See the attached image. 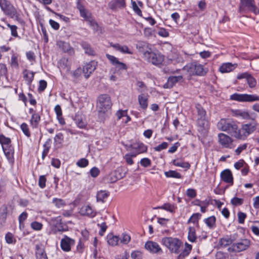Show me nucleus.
Masks as SVG:
<instances>
[{
    "label": "nucleus",
    "mask_w": 259,
    "mask_h": 259,
    "mask_svg": "<svg viewBox=\"0 0 259 259\" xmlns=\"http://www.w3.org/2000/svg\"><path fill=\"white\" fill-rule=\"evenodd\" d=\"M110 46L114 48L116 50L123 53L127 54H132L133 52L131 51L127 46H121L119 44H111Z\"/></svg>",
    "instance_id": "nucleus-27"
},
{
    "label": "nucleus",
    "mask_w": 259,
    "mask_h": 259,
    "mask_svg": "<svg viewBox=\"0 0 259 259\" xmlns=\"http://www.w3.org/2000/svg\"><path fill=\"white\" fill-rule=\"evenodd\" d=\"M31 228L35 231H40L42 228V224L41 223L34 221L31 223Z\"/></svg>",
    "instance_id": "nucleus-50"
},
{
    "label": "nucleus",
    "mask_w": 259,
    "mask_h": 259,
    "mask_svg": "<svg viewBox=\"0 0 259 259\" xmlns=\"http://www.w3.org/2000/svg\"><path fill=\"white\" fill-rule=\"evenodd\" d=\"M230 99L239 102H253L259 101V96L256 95L239 94L235 93L231 95Z\"/></svg>",
    "instance_id": "nucleus-11"
},
{
    "label": "nucleus",
    "mask_w": 259,
    "mask_h": 259,
    "mask_svg": "<svg viewBox=\"0 0 259 259\" xmlns=\"http://www.w3.org/2000/svg\"><path fill=\"white\" fill-rule=\"evenodd\" d=\"M140 163L144 167H148L151 166V161L148 158H143L141 159Z\"/></svg>",
    "instance_id": "nucleus-52"
},
{
    "label": "nucleus",
    "mask_w": 259,
    "mask_h": 259,
    "mask_svg": "<svg viewBox=\"0 0 259 259\" xmlns=\"http://www.w3.org/2000/svg\"><path fill=\"white\" fill-rule=\"evenodd\" d=\"M77 9L79 10L80 16L83 18L86 21L91 19V14L85 9L84 7L82 5H78Z\"/></svg>",
    "instance_id": "nucleus-32"
},
{
    "label": "nucleus",
    "mask_w": 259,
    "mask_h": 259,
    "mask_svg": "<svg viewBox=\"0 0 259 259\" xmlns=\"http://www.w3.org/2000/svg\"><path fill=\"white\" fill-rule=\"evenodd\" d=\"M110 195V192L107 190H100L97 192L96 199L98 202L104 203Z\"/></svg>",
    "instance_id": "nucleus-24"
},
{
    "label": "nucleus",
    "mask_w": 259,
    "mask_h": 259,
    "mask_svg": "<svg viewBox=\"0 0 259 259\" xmlns=\"http://www.w3.org/2000/svg\"><path fill=\"white\" fill-rule=\"evenodd\" d=\"M111 9H114L116 8H123L125 6V2L124 0H115L109 4Z\"/></svg>",
    "instance_id": "nucleus-36"
},
{
    "label": "nucleus",
    "mask_w": 259,
    "mask_h": 259,
    "mask_svg": "<svg viewBox=\"0 0 259 259\" xmlns=\"http://www.w3.org/2000/svg\"><path fill=\"white\" fill-rule=\"evenodd\" d=\"M186 75H178V76H174V75H172V76H170L168 79H167V81H180L182 79H190L189 78H186Z\"/></svg>",
    "instance_id": "nucleus-49"
},
{
    "label": "nucleus",
    "mask_w": 259,
    "mask_h": 259,
    "mask_svg": "<svg viewBox=\"0 0 259 259\" xmlns=\"http://www.w3.org/2000/svg\"><path fill=\"white\" fill-rule=\"evenodd\" d=\"M51 222L54 226L53 231L55 233L63 232L67 230V227L62 223L60 216L52 218Z\"/></svg>",
    "instance_id": "nucleus-13"
},
{
    "label": "nucleus",
    "mask_w": 259,
    "mask_h": 259,
    "mask_svg": "<svg viewBox=\"0 0 259 259\" xmlns=\"http://www.w3.org/2000/svg\"><path fill=\"white\" fill-rule=\"evenodd\" d=\"M201 217V214L200 213H193L188 220L187 223H192L194 224H198L199 220Z\"/></svg>",
    "instance_id": "nucleus-38"
},
{
    "label": "nucleus",
    "mask_w": 259,
    "mask_h": 259,
    "mask_svg": "<svg viewBox=\"0 0 259 259\" xmlns=\"http://www.w3.org/2000/svg\"><path fill=\"white\" fill-rule=\"evenodd\" d=\"M36 259H48L45 251L43 249H38L36 252Z\"/></svg>",
    "instance_id": "nucleus-57"
},
{
    "label": "nucleus",
    "mask_w": 259,
    "mask_h": 259,
    "mask_svg": "<svg viewBox=\"0 0 259 259\" xmlns=\"http://www.w3.org/2000/svg\"><path fill=\"white\" fill-rule=\"evenodd\" d=\"M240 3L239 8V12L240 13H246V10L245 7H247L249 11L253 13H256V7L255 4L254 0H240Z\"/></svg>",
    "instance_id": "nucleus-12"
},
{
    "label": "nucleus",
    "mask_w": 259,
    "mask_h": 259,
    "mask_svg": "<svg viewBox=\"0 0 259 259\" xmlns=\"http://www.w3.org/2000/svg\"><path fill=\"white\" fill-rule=\"evenodd\" d=\"M131 257L133 259H142L143 253L140 251L135 250L132 252Z\"/></svg>",
    "instance_id": "nucleus-62"
},
{
    "label": "nucleus",
    "mask_w": 259,
    "mask_h": 259,
    "mask_svg": "<svg viewBox=\"0 0 259 259\" xmlns=\"http://www.w3.org/2000/svg\"><path fill=\"white\" fill-rule=\"evenodd\" d=\"M173 164L176 166L189 169L190 164L188 162H185L182 159H175L172 161Z\"/></svg>",
    "instance_id": "nucleus-34"
},
{
    "label": "nucleus",
    "mask_w": 259,
    "mask_h": 259,
    "mask_svg": "<svg viewBox=\"0 0 259 259\" xmlns=\"http://www.w3.org/2000/svg\"><path fill=\"white\" fill-rule=\"evenodd\" d=\"M127 114V110H119L116 113V115L118 120L122 119Z\"/></svg>",
    "instance_id": "nucleus-60"
},
{
    "label": "nucleus",
    "mask_w": 259,
    "mask_h": 259,
    "mask_svg": "<svg viewBox=\"0 0 259 259\" xmlns=\"http://www.w3.org/2000/svg\"><path fill=\"white\" fill-rule=\"evenodd\" d=\"M11 142L10 138L6 137L3 134H0V144L3 151L9 162L13 163L14 162V150Z\"/></svg>",
    "instance_id": "nucleus-3"
},
{
    "label": "nucleus",
    "mask_w": 259,
    "mask_h": 259,
    "mask_svg": "<svg viewBox=\"0 0 259 259\" xmlns=\"http://www.w3.org/2000/svg\"><path fill=\"white\" fill-rule=\"evenodd\" d=\"M230 113L233 116L241 119H249L250 118L249 112L245 109H231Z\"/></svg>",
    "instance_id": "nucleus-18"
},
{
    "label": "nucleus",
    "mask_w": 259,
    "mask_h": 259,
    "mask_svg": "<svg viewBox=\"0 0 259 259\" xmlns=\"http://www.w3.org/2000/svg\"><path fill=\"white\" fill-rule=\"evenodd\" d=\"M157 208L166 210L171 213H175L177 209V206L175 203H165L163 205L158 206Z\"/></svg>",
    "instance_id": "nucleus-23"
},
{
    "label": "nucleus",
    "mask_w": 259,
    "mask_h": 259,
    "mask_svg": "<svg viewBox=\"0 0 259 259\" xmlns=\"http://www.w3.org/2000/svg\"><path fill=\"white\" fill-rule=\"evenodd\" d=\"M138 99L140 107L143 110H146L148 106V96L142 94L138 96Z\"/></svg>",
    "instance_id": "nucleus-25"
},
{
    "label": "nucleus",
    "mask_w": 259,
    "mask_h": 259,
    "mask_svg": "<svg viewBox=\"0 0 259 259\" xmlns=\"http://www.w3.org/2000/svg\"><path fill=\"white\" fill-rule=\"evenodd\" d=\"M10 64L13 68H14L15 69H19V64L18 61V57L16 55L13 54L11 56Z\"/></svg>",
    "instance_id": "nucleus-39"
},
{
    "label": "nucleus",
    "mask_w": 259,
    "mask_h": 259,
    "mask_svg": "<svg viewBox=\"0 0 259 259\" xmlns=\"http://www.w3.org/2000/svg\"><path fill=\"white\" fill-rule=\"evenodd\" d=\"M145 248L152 253L161 254L163 251L159 245L155 242L147 241L145 244Z\"/></svg>",
    "instance_id": "nucleus-17"
},
{
    "label": "nucleus",
    "mask_w": 259,
    "mask_h": 259,
    "mask_svg": "<svg viewBox=\"0 0 259 259\" xmlns=\"http://www.w3.org/2000/svg\"><path fill=\"white\" fill-rule=\"evenodd\" d=\"M216 220L215 217L212 215L205 219L204 222L209 229L213 230L216 228Z\"/></svg>",
    "instance_id": "nucleus-29"
},
{
    "label": "nucleus",
    "mask_w": 259,
    "mask_h": 259,
    "mask_svg": "<svg viewBox=\"0 0 259 259\" xmlns=\"http://www.w3.org/2000/svg\"><path fill=\"white\" fill-rule=\"evenodd\" d=\"M58 44L59 45V46L60 47H62V50L65 52H69L71 50V48L69 44L68 43H67V42H64V41H60V42H58Z\"/></svg>",
    "instance_id": "nucleus-53"
},
{
    "label": "nucleus",
    "mask_w": 259,
    "mask_h": 259,
    "mask_svg": "<svg viewBox=\"0 0 259 259\" xmlns=\"http://www.w3.org/2000/svg\"><path fill=\"white\" fill-rule=\"evenodd\" d=\"M52 202L57 208L64 207L66 205V203L64 200L57 198H53Z\"/></svg>",
    "instance_id": "nucleus-42"
},
{
    "label": "nucleus",
    "mask_w": 259,
    "mask_h": 259,
    "mask_svg": "<svg viewBox=\"0 0 259 259\" xmlns=\"http://www.w3.org/2000/svg\"><path fill=\"white\" fill-rule=\"evenodd\" d=\"M76 164L79 167H85L89 165V160L82 158L78 160Z\"/></svg>",
    "instance_id": "nucleus-47"
},
{
    "label": "nucleus",
    "mask_w": 259,
    "mask_h": 259,
    "mask_svg": "<svg viewBox=\"0 0 259 259\" xmlns=\"http://www.w3.org/2000/svg\"><path fill=\"white\" fill-rule=\"evenodd\" d=\"M87 21L89 22L90 26L94 31H98L99 26L96 21L93 20L92 17L91 19L88 20Z\"/></svg>",
    "instance_id": "nucleus-59"
},
{
    "label": "nucleus",
    "mask_w": 259,
    "mask_h": 259,
    "mask_svg": "<svg viewBox=\"0 0 259 259\" xmlns=\"http://www.w3.org/2000/svg\"><path fill=\"white\" fill-rule=\"evenodd\" d=\"M40 121V116L38 113H34L31 115L30 124L32 128H36Z\"/></svg>",
    "instance_id": "nucleus-31"
},
{
    "label": "nucleus",
    "mask_w": 259,
    "mask_h": 259,
    "mask_svg": "<svg viewBox=\"0 0 259 259\" xmlns=\"http://www.w3.org/2000/svg\"><path fill=\"white\" fill-rule=\"evenodd\" d=\"M129 148L136 150L139 154L146 152L148 149L147 146L143 143H138L136 146L131 145Z\"/></svg>",
    "instance_id": "nucleus-30"
},
{
    "label": "nucleus",
    "mask_w": 259,
    "mask_h": 259,
    "mask_svg": "<svg viewBox=\"0 0 259 259\" xmlns=\"http://www.w3.org/2000/svg\"><path fill=\"white\" fill-rule=\"evenodd\" d=\"M221 180L226 183L232 186L234 183V178L232 171L229 169L223 170L220 174Z\"/></svg>",
    "instance_id": "nucleus-19"
},
{
    "label": "nucleus",
    "mask_w": 259,
    "mask_h": 259,
    "mask_svg": "<svg viewBox=\"0 0 259 259\" xmlns=\"http://www.w3.org/2000/svg\"><path fill=\"white\" fill-rule=\"evenodd\" d=\"M217 126L220 131L227 132L235 138L238 125L237 122L233 119L222 118L217 123Z\"/></svg>",
    "instance_id": "nucleus-2"
},
{
    "label": "nucleus",
    "mask_w": 259,
    "mask_h": 259,
    "mask_svg": "<svg viewBox=\"0 0 259 259\" xmlns=\"http://www.w3.org/2000/svg\"><path fill=\"white\" fill-rule=\"evenodd\" d=\"M97 62L93 61L86 64L83 67V74L85 79H88L91 74L95 70Z\"/></svg>",
    "instance_id": "nucleus-21"
},
{
    "label": "nucleus",
    "mask_w": 259,
    "mask_h": 259,
    "mask_svg": "<svg viewBox=\"0 0 259 259\" xmlns=\"http://www.w3.org/2000/svg\"><path fill=\"white\" fill-rule=\"evenodd\" d=\"M256 129V125L254 123H246L242 125L240 128L238 127L235 138L239 140H245Z\"/></svg>",
    "instance_id": "nucleus-5"
},
{
    "label": "nucleus",
    "mask_w": 259,
    "mask_h": 259,
    "mask_svg": "<svg viewBox=\"0 0 259 259\" xmlns=\"http://www.w3.org/2000/svg\"><path fill=\"white\" fill-rule=\"evenodd\" d=\"M82 47L85 51V53L88 54L90 55H94V52L93 50L91 48L89 45L86 43H82Z\"/></svg>",
    "instance_id": "nucleus-55"
},
{
    "label": "nucleus",
    "mask_w": 259,
    "mask_h": 259,
    "mask_svg": "<svg viewBox=\"0 0 259 259\" xmlns=\"http://www.w3.org/2000/svg\"><path fill=\"white\" fill-rule=\"evenodd\" d=\"M237 234H234L230 235H226L220 239L218 246L220 248H225L231 245L237 239Z\"/></svg>",
    "instance_id": "nucleus-14"
},
{
    "label": "nucleus",
    "mask_w": 259,
    "mask_h": 259,
    "mask_svg": "<svg viewBox=\"0 0 259 259\" xmlns=\"http://www.w3.org/2000/svg\"><path fill=\"white\" fill-rule=\"evenodd\" d=\"M0 8L4 14L18 20L19 15L14 5L8 0H0Z\"/></svg>",
    "instance_id": "nucleus-4"
},
{
    "label": "nucleus",
    "mask_w": 259,
    "mask_h": 259,
    "mask_svg": "<svg viewBox=\"0 0 259 259\" xmlns=\"http://www.w3.org/2000/svg\"><path fill=\"white\" fill-rule=\"evenodd\" d=\"M168 143L166 142H162L161 144L155 147L154 149L155 151L160 152L162 150L166 149L168 147Z\"/></svg>",
    "instance_id": "nucleus-58"
},
{
    "label": "nucleus",
    "mask_w": 259,
    "mask_h": 259,
    "mask_svg": "<svg viewBox=\"0 0 259 259\" xmlns=\"http://www.w3.org/2000/svg\"><path fill=\"white\" fill-rule=\"evenodd\" d=\"M161 243L168 249L171 253H179L177 259H184L189 255L192 249V246L186 242L184 249L180 253L183 243L180 239L176 237H164L162 238Z\"/></svg>",
    "instance_id": "nucleus-1"
},
{
    "label": "nucleus",
    "mask_w": 259,
    "mask_h": 259,
    "mask_svg": "<svg viewBox=\"0 0 259 259\" xmlns=\"http://www.w3.org/2000/svg\"><path fill=\"white\" fill-rule=\"evenodd\" d=\"M64 140L63 134L61 133H58L54 137V143L56 144H61Z\"/></svg>",
    "instance_id": "nucleus-51"
},
{
    "label": "nucleus",
    "mask_w": 259,
    "mask_h": 259,
    "mask_svg": "<svg viewBox=\"0 0 259 259\" xmlns=\"http://www.w3.org/2000/svg\"><path fill=\"white\" fill-rule=\"evenodd\" d=\"M7 26L10 29L11 35L14 37H18L19 36L17 29L18 27L15 25H11L7 23Z\"/></svg>",
    "instance_id": "nucleus-43"
},
{
    "label": "nucleus",
    "mask_w": 259,
    "mask_h": 259,
    "mask_svg": "<svg viewBox=\"0 0 259 259\" xmlns=\"http://www.w3.org/2000/svg\"><path fill=\"white\" fill-rule=\"evenodd\" d=\"M197 237L194 227L190 226L188 228V239L191 242H195Z\"/></svg>",
    "instance_id": "nucleus-33"
},
{
    "label": "nucleus",
    "mask_w": 259,
    "mask_h": 259,
    "mask_svg": "<svg viewBox=\"0 0 259 259\" xmlns=\"http://www.w3.org/2000/svg\"><path fill=\"white\" fill-rule=\"evenodd\" d=\"M164 175L167 178H174L177 179L182 178L181 174L175 170H170L168 171H166L165 172Z\"/></svg>",
    "instance_id": "nucleus-37"
},
{
    "label": "nucleus",
    "mask_w": 259,
    "mask_h": 259,
    "mask_svg": "<svg viewBox=\"0 0 259 259\" xmlns=\"http://www.w3.org/2000/svg\"><path fill=\"white\" fill-rule=\"evenodd\" d=\"M108 244L112 246L118 245L119 242L120 238L112 233H109L107 236Z\"/></svg>",
    "instance_id": "nucleus-26"
},
{
    "label": "nucleus",
    "mask_w": 259,
    "mask_h": 259,
    "mask_svg": "<svg viewBox=\"0 0 259 259\" xmlns=\"http://www.w3.org/2000/svg\"><path fill=\"white\" fill-rule=\"evenodd\" d=\"M20 128L23 132V134L27 137H30L31 134L29 131V128L28 124L25 122L22 123L20 125Z\"/></svg>",
    "instance_id": "nucleus-45"
},
{
    "label": "nucleus",
    "mask_w": 259,
    "mask_h": 259,
    "mask_svg": "<svg viewBox=\"0 0 259 259\" xmlns=\"http://www.w3.org/2000/svg\"><path fill=\"white\" fill-rule=\"evenodd\" d=\"M75 244V240L66 235L61 239L60 246L61 249L65 252H68L71 250V246Z\"/></svg>",
    "instance_id": "nucleus-16"
},
{
    "label": "nucleus",
    "mask_w": 259,
    "mask_h": 259,
    "mask_svg": "<svg viewBox=\"0 0 259 259\" xmlns=\"http://www.w3.org/2000/svg\"><path fill=\"white\" fill-rule=\"evenodd\" d=\"M238 67L237 63L227 62L223 63L219 68V71L223 73L233 71Z\"/></svg>",
    "instance_id": "nucleus-22"
},
{
    "label": "nucleus",
    "mask_w": 259,
    "mask_h": 259,
    "mask_svg": "<svg viewBox=\"0 0 259 259\" xmlns=\"http://www.w3.org/2000/svg\"><path fill=\"white\" fill-rule=\"evenodd\" d=\"M237 78L239 80L246 79V81H255V79L253 76L247 72L238 73Z\"/></svg>",
    "instance_id": "nucleus-35"
},
{
    "label": "nucleus",
    "mask_w": 259,
    "mask_h": 259,
    "mask_svg": "<svg viewBox=\"0 0 259 259\" xmlns=\"http://www.w3.org/2000/svg\"><path fill=\"white\" fill-rule=\"evenodd\" d=\"M243 202L244 199L243 198H240L237 197H234L231 200V203L234 206L241 205Z\"/></svg>",
    "instance_id": "nucleus-46"
},
{
    "label": "nucleus",
    "mask_w": 259,
    "mask_h": 259,
    "mask_svg": "<svg viewBox=\"0 0 259 259\" xmlns=\"http://www.w3.org/2000/svg\"><path fill=\"white\" fill-rule=\"evenodd\" d=\"M34 73L30 70L25 69L23 72V78L26 81H32Z\"/></svg>",
    "instance_id": "nucleus-40"
},
{
    "label": "nucleus",
    "mask_w": 259,
    "mask_h": 259,
    "mask_svg": "<svg viewBox=\"0 0 259 259\" xmlns=\"http://www.w3.org/2000/svg\"><path fill=\"white\" fill-rule=\"evenodd\" d=\"M186 195L190 198H194L196 196L197 192L194 189L189 188L186 191Z\"/></svg>",
    "instance_id": "nucleus-61"
},
{
    "label": "nucleus",
    "mask_w": 259,
    "mask_h": 259,
    "mask_svg": "<svg viewBox=\"0 0 259 259\" xmlns=\"http://www.w3.org/2000/svg\"><path fill=\"white\" fill-rule=\"evenodd\" d=\"M54 110L56 114L57 119L59 123L62 125H65L66 122L62 115V111L61 106L59 105H56Z\"/></svg>",
    "instance_id": "nucleus-28"
},
{
    "label": "nucleus",
    "mask_w": 259,
    "mask_h": 259,
    "mask_svg": "<svg viewBox=\"0 0 259 259\" xmlns=\"http://www.w3.org/2000/svg\"><path fill=\"white\" fill-rule=\"evenodd\" d=\"M131 238L130 235L126 233H122L121 238H120L119 242L120 243L126 245L131 241Z\"/></svg>",
    "instance_id": "nucleus-41"
},
{
    "label": "nucleus",
    "mask_w": 259,
    "mask_h": 259,
    "mask_svg": "<svg viewBox=\"0 0 259 259\" xmlns=\"http://www.w3.org/2000/svg\"><path fill=\"white\" fill-rule=\"evenodd\" d=\"M250 245V241L247 239H242L237 243H233L228 248V251L239 252L247 249Z\"/></svg>",
    "instance_id": "nucleus-9"
},
{
    "label": "nucleus",
    "mask_w": 259,
    "mask_h": 259,
    "mask_svg": "<svg viewBox=\"0 0 259 259\" xmlns=\"http://www.w3.org/2000/svg\"><path fill=\"white\" fill-rule=\"evenodd\" d=\"M238 223L240 224H243L244 223V221L247 217V215L246 213L239 211L238 212Z\"/></svg>",
    "instance_id": "nucleus-56"
},
{
    "label": "nucleus",
    "mask_w": 259,
    "mask_h": 259,
    "mask_svg": "<svg viewBox=\"0 0 259 259\" xmlns=\"http://www.w3.org/2000/svg\"><path fill=\"white\" fill-rule=\"evenodd\" d=\"M100 170L97 167H93L92 168L90 171V174L93 178L97 177L100 174Z\"/></svg>",
    "instance_id": "nucleus-64"
},
{
    "label": "nucleus",
    "mask_w": 259,
    "mask_h": 259,
    "mask_svg": "<svg viewBox=\"0 0 259 259\" xmlns=\"http://www.w3.org/2000/svg\"><path fill=\"white\" fill-rule=\"evenodd\" d=\"M51 143V140L49 139L44 145V149L42 153V158H44L48 155L50 148Z\"/></svg>",
    "instance_id": "nucleus-44"
},
{
    "label": "nucleus",
    "mask_w": 259,
    "mask_h": 259,
    "mask_svg": "<svg viewBox=\"0 0 259 259\" xmlns=\"http://www.w3.org/2000/svg\"><path fill=\"white\" fill-rule=\"evenodd\" d=\"M112 106L110 97L107 94H102L98 98L97 107L99 112L105 113L107 112Z\"/></svg>",
    "instance_id": "nucleus-6"
},
{
    "label": "nucleus",
    "mask_w": 259,
    "mask_h": 259,
    "mask_svg": "<svg viewBox=\"0 0 259 259\" xmlns=\"http://www.w3.org/2000/svg\"><path fill=\"white\" fill-rule=\"evenodd\" d=\"M144 59L155 65H159L164 60V56L159 53L151 51V49L145 51L143 54Z\"/></svg>",
    "instance_id": "nucleus-7"
},
{
    "label": "nucleus",
    "mask_w": 259,
    "mask_h": 259,
    "mask_svg": "<svg viewBox=\"0 0 259 259\" xmlns=\"http://www.w3.org/2000/svg\"><path fill=\"white\" fill-rule=\"evenodd\" d=\"M196 107L198 116L197 123L199 126L203 127L206 122V111L200 105H196Z\"/></svg>",
    "instance_id": "nucleus-20"
},
{
    "label": "nucleus",
    "mask_w": 259,
    "mask_h": 259,
    "mask_svg": "<svg viewBox=\"0 0 259 259\" xmlns=\"http://www.w3.org/2000/svg\"><path fill=\"white\" fill-rule=\"evenodd\" d=\"M5 240L7 243L12 244L14 242L15 240L14 238L13 235L10 232L7 233L5 235Z\"/></svg>",
    "instance_id": "nucleus-63"
},
{
    "label": "nucleus",
    "mask_w": 259,
    "mask_h": 259,
    "mask_svg": "<svg viewBox=\"0 0 259 259\" xmlns=\"http://www.w3.org/2000/svg\"><path fill=\"white\" fill-rule=\"evenodd\" d=\"M132 8L134 12L138 16L142 17V13L137 4L135 1H132Z\"/></svg>",
    "instance_id": "nucleus-48"
},
{
    "label": "nucleus",
    "mask_w": 259,
    "mask_h": 259,
    "mask_svg": "<svg viewBox=\"0 0 259 259\" xmlns=\"http://www.w3.org/2000/svg\"><path fill=\"white\" fill-rule=\"evenodd\" d=\"M106 56L112 65L115 66V65L118 63V59L115 56L108 54L106 55Z\"/></svg>",
    "instance_id": "nucleus-54"
},
{
    "label": "nucleus",
    "mask_w": 259,
    "mask_h": 259,
    "mask_svg": "<svg viewBox=\"0 0 259 259\" xmlns=\"http://www.w3.org/2000/svg\"><path fill=\"white\" fill-rule=\"evenodd\" d=\"M79 212L81 215L89 218H94L97 215L96 210L89 204L82 206Z\"/></svg>",
    "instance_id": "nucleus-15"
},
{
    "label": "nucleus",
    "mask_w": 259,
    "mask_h": 259,
    "mask_svg": "<svg viewBox=\"0 0 259 259\" xmlns=\"http://www.w3.org/2000/svg\"><path fill=\"white\" fill-rule=\"evenodd\" d=\"M218 141L219 145L222 148L231 149L234 147L233 145V139L230 136L226 134L223 133L218 134Z\"/></svg>",
    "instance_id": "nucleus-8"
},
{
    "label": "nucleus",
    "mask_w": 259,
    "mask_h": 259,
    "mask_svg": "<svg viewBox=\"0 0 259 259\" xmlns=\"http://www.w3.org/2000/svg\"><path fill=\"white\" fill-rule=\"evenodd\" d=\"M186 71H187L190 75H202L204 73L203 65L194 63L189 64L185 66L183 69V71L185 72Z\"/></svg>",
    "instance_id": "nucleus-10"
}]
</instances>
